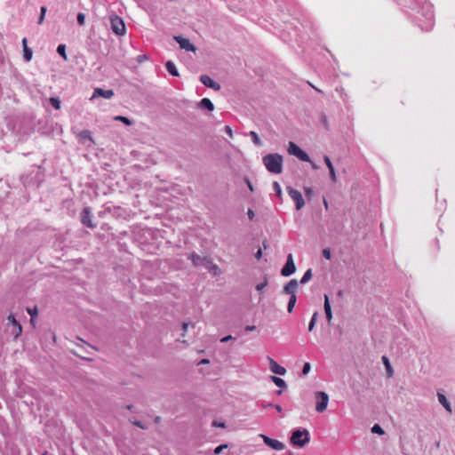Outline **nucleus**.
Masks as SVG:
<instances>
[{"instance_id":"e433bc0d","label":"nucleus","mask_w":455,"mask_h":455,"mask_svg":"<svg viewBox=\"0 0 455 455\" xmlns=\"http://www.w3.org/2000/svg\"><path fill=\"white\" fill-rule=\"evenodd\" d=\"M320 122H321V124H323V126L324 127L325 130H327V131L330 130L328 117H327V116L325 114H323V113L321 114V116H320Z\"/></svg>"},{"instance_id":"20e7f679","label":"nucleus","mask_w":455,"mask_h":455,"mask_svg":"<svg viewBox=\"0 0 455 455\" xmlns=\"http://www.w3.org/2000/svg\"><path fill=\"white\" fill-rule=\"evenodd\" d=\"M290 442L294 447H304L310 442L309 431L301 427L294 428L291 432Z\"/></svg>"},{"instance_id":"4d7b16f0","label":"nucleus","mask_w":455,"mask_h":455,"mask_svg":"<svg viewBox=\"0 0 455 455\" xmlns=\"http://www.w3.org/2000/svg\"><path fill=\"white\" fill-rule=\"evenodd\" d=\"M261 257H262V251H261V249L259 248V249L256 251V253H255V258H256V259L259 260V259H261Z\"/></svg>"},{"instance_id":"aec40b11","label":"nucleus","mask_w":455,"mask_h":455,"mask_svg":"<svg viewBox=\"0 0 455 455\" xmlns=\"http://www.w3.org/2000/svg\"><path fill=\"white\" fill-rule=\"evenodd\" d=\"M323 299H324L323 309H324L325 318H326L328 323L331 324V320H332V310H331V302H330V298L328 295L324 294Z\"/></svg>"},{"instance_id":"6e6552de","label":"nucleus","mask_w":455,"mask_h":455,"mask_svg":"<svg viewBox=\"0 0 455 455\" xmlns=\"http://www.w3.org/2000/svg\"><path fill=\"white\" fill-rule=\"evenodd\" d=\"M315 411L317 412H323L328 406L329 403V395L327 393L323 391H317L315 394Z\"/></svg>"},{"instance_id":"0e129e2a","label":"nucleus","mask_w":455,"mask_h":455,"mask_svg":"<svg viewBox=\"0 0 455 455\" xmlns=\"http://www.w3.org/2000/svg\"><path fill=\"white\" fill-rule=\"evenodd\" d=\"M309 163L311 164V166H312V168H313V169H315H315H317V168H318V166L316 165V164H315V162H313L312 160H311V162H309Z\"/></svg>"},{"instance_id":"de8ad7c7","label":"nucleus","mask_w":455,"mask_h":455,"mask_svg":"<svg viewBox=\"0 0 455 455\" xmlns=\"http://www.w3.org/2000/svg\"><path fill=\"white\" fill-rule=\"evenodd\" d=\"M329 175H330V178H331V181L333 183H336L337 182V176H336L335 168L329 171Z\"/></svg>"},{"instance_id":"0eeeda50","label":"nucleus","mask_w":455,"mask_h":455,"mask_svg":"<svg viewBox=\"0 0 455 455\" xmlns=\"http://www.w3.org/2000/svg\"><path fill=\"white\" fill-rule=\"evenodd\" d=\"M287 151L302 162H311L309 155L293 141L289 142Z\"/></svg>"},{"instance_id":"e2e57ef3","label":"nucleus","mask_w":455,"mask_h":455,"mask_svg":"<svg viewBox=\"0 0 455 455\" xmlns=\"http://www.w3.org/2000/svg\"><path fill=\"white\" fill-rule=\"evenodd\" d=\"M343 295H344L343 291L339 290V291H338V292H337V296H338L339 298H342V297H343Z\"/></svg>"},{"instance_id":"cd10ccee","label":"nucleus","mask_w":455,"mask_h":455,"mask_svg":"<svg viewBox=\"0 0 455 455\" xmlns=\"http://www.w3.org/2000/svg\"><path fill=\"white\" fill-rule=\"evenodd\" d=\"M249 136H250V138H251V141H252L256 146H258V147L262 146V141H261V140H260L259 136L258 135V133H257L256 132H254V131H251V132H249Z\"/></svg>"},{"instance_id":"052dcab7","label":"nucleus","mask_w":455,"mask_h":455,"mask_svg":"<svg viewBox=\"0 0 455 455\" xmlns=\"http://www.w3.org/2000/svg\"><path fill=\"white\" fill-rule=\"evenodd\" d=\"M21 43H22V47H23V49H24V48H26V47H28V39H27L26 37H24V38L22 39Z\"/></svg>"},{"instance_id":"603ef678","label":"nucleus","mask_w":455,"mask_h":455,"mask_svg":"<svg viewBox=\"0 0 455 455\" xmlns=\"http://www.w3.org/2000/svg\"><path fill=\"white\" fill-rule=\"evenodd\" d=\"M304 192H305L306 196H307V197L312 196L314 194V190L312 189V188H308V187L304 188Z\"/></svg>"},{"instance_id":"473e14b6","label":"nucleus","mask_w":455,"mask_h":455,"mask_svg":"<svg viewBox=\"0 0 455 455\" xmlns=\"http://www.w3.org/2000/svg\"><path fill=\"white\" fill-rule=\"evenodd\" d=\"M268 284V278H267V275H264L263 276V281L259 283H258L256 286H255V289L259 291V292H263V290L267 286Z\"/></svg>"},{"instance_id":"ddd939ff","label":"nucleus","mask_w":455,"mask_h":455,"mask_svg":"<svg viewBox=\"0 0 455 455\" xmlns=\"http://www.w3.org/2000/svg\"><path fill=\"white\" fill-rule=\"evenodd\" d=\"M259 437H261L262 440H263V443L267 446L271 448L272 450L282 451V450H283L285 448V445H284L283 443H282V442H280V441H278L276 439H273V438L269 437L268 435L260 434Z\"/></svg>"},{"instance_id":"864d4df0","label":"nucleus","mask_w":455,"mask_h":455,"mask_svg":"<svg viewBox=\"0 0 455 455\" xmlns=\"http://www.w3.org/2000/svg\"><path fill=\"white\" fill-rule=\"evenodd\" d=\"M235 338L233 337L232 335H227L223 338L220 339V342L221 343H227L228 342L229 340H232V339H235Z\"/></svg>"},{"instance_id":"f3484780","label":"nucleus","mask_w":455,"mask_h":455,"mask_svg":"<svg viewBox=\"0 0 455 455\" xmlns=\"http://www.w3.org/2000/svg\"><path fill=\"white\" fill-rule=\"evenodd\" d=\"M269 359V369L270 371L279 376H283L286 373V369L280 365L276 361H275L273 358L268 357Z\"/></svg>"},{"instance_id":"4c0bfd02","label":"nucleus","mask_w":455,"mask_h":455,"mask_svg":"<svg viewBox=\"0 0 455 455\" xmlns=\"http://www.w3.org/2000/svg\"><path fill=\"white\" fill-rule=\"evenodd\" d=\"M273 190L278 197L282 196V188H281L280 184L277 181L273 182Z\"/></svg>"},{"instance_id":"a878e982","label":"nucleus","mask_w":455,"mask_h":455,"mask_svg":"<svg viewBox=\"0 0 455 455\" xmlns=\"http://www.w3.org/2000/svg\"><path fill=\"white\" fill-rule=\"evenodd\" d=\"M269 378L276 387L280 388H285L287 387L285 380L283 379L282 378L275 375H271Z\"/></svg>"},{"instance_id":"6ab92c4d","label":"nucleus","mask_w":455,"mask_h":455,"mask_svg":"<svg viewBox=\"0 0 455 455\" xmlns=\"http://www.w3.org/2000/svg\"><path fill=\"white\" fill-rule=\"evenodd\" d=\"M196 105L202 111L212 112L215 108L214 104L209 98H203Z\"/></svg>"},{"instance_id":"bb28decb","label":"nucleus","mask_w":455,"mask_h":455,"mask_svg":"<svg viewBox=\"0 0 455 455\" xmlns=\"http://www.w3.org/2000/svg\"><path fill=\"white\" fill-rule=\"evenodd\" d=\"M129 421H130L132 425H134V426H136L137 427H139V428H140V429H143V430L148 429V427H149V424H148V422L141 421V420H138V419H135V418H132V419H129Z\"/></svg>"},{"instance_id":"2f4dec72","label":"nucleus","mask_w":455,"mask_h":455,"mask_svg":"<svg viewBox=\"0 0 455 455\" xmlns=\"http://www.w3.org/2000/svg\"><path fill=\"white\" fill-rule=\"evenodd\" d=\"M23 60L26 62H28L32 60L33 57V51L30 47H26L23 49V54H22Z\"/></svg>"},{"instance_id":"37998d69","label":"nucleus","mask_w":455,"mask_h":455,"mask_svg":"<svg viewBox=\"0 0 455 455\" xmlns=\"http://www.w3.org/2000/svg\"><path fill=\"white\" fill-rule=\"evenodd\" d=\"M322 255L325 259H331V248L327 247L323 249Z\"/></svg>"},{"instance_id":"69168bd1","label":"nucleus","mask_w":455,"mask_h":455,"mask_svg":"<svg viewBox=\"0 0 455 455\" xmlns=\"http://www.w3.org/2000/svg\"><path fill=\"white\" fill-rule=\"evenodd\" d=\"M323 205H324V208H325L326 210H328L329 204H328L327 200H326L324 197H323Z\"/></svg>"},{"instance_id":"09e8293b","label":"nucleus","mask_w":455,"mask_h":455,"mask_svg":"<svg viewBox=\"0 0 455 455\" xmlns=\"http://www.w3.org/2000/svg\"><path fill=\"white\" fill-rule=\"evenodd\" d=\"M212 425L213 427H221V428H224L226 427V423L223 422V421H218V420H213Z\"/></svg>"},{"instance_id":"6e6d98bb","label":"nucleus","mask_w":455,"mask_h":455,"mask_svg":"<svg viewBox=\"0 0 455 455\" xmlns=\"http://www.w3.org/2000/svg\"><path fill=\"white\" fill-rule=\"evenodd\" d=\"M225 132H227V134L229 135V137H232L233 136V132H232V129L229 125H226L225 126Z\"/></svg>"},{"instance_id":"680f3d73","label":"nucleus","mask_w":455,"mask_h":455,"mask_svg":"<svg viewBox=\"0 0 455 455\" xmlns=\"http://www.w3.org/2000/svg\"><path fill=\"white\" fill-rule=\"evenodd\" d=\"M188 325H189L188 323H182V330H183V331H187Z\"/></svg>"},{"instance_id":"7ed1b4c3","label":"nucleus","mask_w":455,"mask_h":455,"mask_svg":"<svg viewBox=\"0 0 455 455\" xmlns=\"http://www.w3.org/2000/svg\"><path fill=\"white\" fill-rule=\"evenodd\" d=\"M262 162L270 173L280 174L283 172V158L278 153L267 154L263 156Z\"/></svg>"},{"instance_id":"423d86ee","label":"nucleus","mask_w":455,"mask_h":455,"mask_svg":"<svg viewBox=\"0 0 455 455\" xmlns=\"http://www.w3.org/2000/svg\"><path fill=\"white\" fill-rule=\"evenodd\" d=\"M109 20L112 32L116 36H124L126 32L124 20L115 13L109 16Z\"/></svg>"},{"instance_id":"f03ea898","label":"nucleus","mask_w":455,"mask_h":455,"mask_svg":"<svg viewBox=\"0 0 455 455\" xmlns=\"http://www.w3.org/2000/svg\"><path fill=\"white\" fill-rule=\"evenodd\" d=\"M44 180V172L41 165H31L30 168L23 173L20 180L25 188H38Z\"/></svg>"},{"instance_id":"a19ab883","label":"nucleus","mask_w":455,"mask_h":455,"mask_svg":"<svg viewBox=\"0 0 455 455\" xmlns=\"http://www.w3.org/2000/svg\"><path fill=\"white\" fill-rule=\"evenodd\" d=\"M46 12H47L46 6H44V5L41 6V8H40V16L38 18V23L39 24H41L44 21Z\"/></svg>"},{"instance_id":"39448f33","label":"nucleus","mask_w":455,"mask_h":455,"mask_svg":"<svg viewBox=\"0 0 455 455\" xmlns=\"http://www.w3.org/2000/svg\"><path fill=\"white\" fill-rule=\"evenodd\" d=\"M298 281L296 279L290 280L283 288L282 293L289 295V300L287 304L288 313H291L297 303L296 290L298 288Z\"/></svg>"},{"instance_id":"a18cd8bd","label":"nucleus","mask_w":455,"mask_h":455,"mask_svg":"<svg viewBox=\"0 0 455 455\" xmlns=\"http://www.w3.org/2000/svg\"><path fill=\"white\" fill-rule=\"evenodd\" d=\"M28 313L31 316V323H33L34 321V318L37 316L38 315V311H37V307H35L34 308H28Z\"/></svg>"},{"instance_id":"f257e3e1","label":"nucleus","mask_w":455,"mask_h":455,"mask_svg":"<svg viewBox=\"0 0 455 455\" xmlns=\"http://www.w3.org/2000/svg\"><path fill=\"white\" fill-rule=\"evenodd\" d=\"M409 19L422 31H429L435 25L433 5L427 0H394Z\"/></svg>"},{"instance_id":"393cba45","label":"nucleus","mask_w":455,"mask_h":455,"mask_svg":"<svg viewBox=\"0 0 455 455\" xmlns=\"http://www.w3.org/2000/svg\"><path fill=\"white\" fill-rule=\"evenodd\" d=\"M206 269L213 275H220L222 274L221 269L218 267V265L213 263L212 259L211 260V263H209V265L207 266Z\"/></svg>"},{"instance_id":"1a4fd4ad","label":"nucleus","mask_w":455,"mask_h":455,"mask_svg":"<svg viewBox=\"0 0 455 455\" xmlns=\"http://www.w3.org/2000/svg\"><path fill=\"white\" fill-rule=\"evenodd\" d=\"M286 189L289 196L293 200L295 204V209L297 211L301 210L305 205V201L301 192L291 186H288Z\"/></svg>"},{"instance_id":"338daca9","label":"nucleus","mask_w":455,"mask_h":455,"mask_svg":"<svg viewBox=\"0 0 455 455\" xmlns=\"http://www.w3.org/2000/svg\"><path fill=\"white\" fill-rule=\"evenodd\" d=\"M209 363V360L208 359H202L201 362L199 363L200 364H205V363Z\"/></svg>"},{"instance_id":"f704fd0d","label":"nucleus","mask_w":455,"mask_h":455,"mask_svg":"<svg viewBox=\"0 0 455 455\" xmlns=\"http://www.w3.org/2000/svg\"><path fill=\"white\" fill-rule=\"evenodd\" d=\"M317 317H318V312L315 311L313 314V315H312V317H311V319L309 321V323H308V331H312L314 330V328L315 326V323H316V321H317Z\"/></svg>"},{"instance_id":"49530a36","label":"nucleus","mask_w":455,"mask_h":455,"mask_svg":"<svg viewBox=\"0 0 455 455\" xmlns=\"http://www.w3.org/2000/svg\"><path fill=\"white\" fill-rule=\"evenodd\" d=\"M323 161L329 171L334 169L333 164L329 156H323Z\"/></svg>"},{"instance_id":"a211bd4d","label":"nucleus","mask_w":455,"mask_h":455,"mask_svg":"<svg viewBox=\"0 0 455 455\" xmlns=\"http://www.w3.org/2000/svg\"><path fill=\"white\" fill-rule=\"evenodd\" d=\"M114 95L115 92L112 89L105 90L99 87L94 89L92 99L101 97L108 100L111 99Z\"/></svg>"},{"instance_id":"9d476101","label":"nucleus","mask_w":455,"mask_h":455,"mask_svg":"<svg viewBox=\"0 0 455 455\" xmlns=\"http://www.w3.org/2000/svg\"><path fill=\"white\" fill-rule=\"evenodd\" d=\"M92 213L90 207H84L80 212V221L83 226L94 228H96V224L92 221Z\"/></svg>"},{"instance_id":"774afa93","label":"nucleus","mask_w":455,"mask_h":455,"mask_svg":"<svg viewBox=\"0 0 455 455\" xmlns=\"http://www.w3.org/2000/svg\"><path fill=\"white\" fill-rule=\"evenodd\" d=\"M101 228L104 229V230H108L109 229V228L108 227L107 224H103Z\"/></svg>"},{"instance_id":"79ce46f5","label":"nucleus","mask_w":455,"mask_h":455,"mask_svg":"<svg viewBox=\"0 0 455 455\" xmlns=\"http://www.w3.org/2000/svg\"><path fill=\"white\" fill-rule=\"evenodd\" d=\"M76 20L80 26H84L85 24V14L84 12H78Z\"/></svg>"},{"instance_id":"c85d7f7f","label":"nucleus","mask_w":455,"mask_h":455,"mask_svg":"<svg viewBox=\"0 0 455 455\" xmlns=\"http://www.w3.org/2000/svg\"><path fill=\"white\" fill-rule=\"evenodd\" d=\"M66 49H67V47H66V44H60L56 49L57 53L60 57H62L64 60H68V55H67Z\"/></svg>"},{"instance_id":"bf43d9fd","label":"nucleus","mask_w":455,"mask_h":455,"mask_svg":"<svg viewBox=\"0 0 455 455\" xmlns=\"http://www.w3.org/2000/svg\"><path fill=\"white\" fill-rule=\"evenodd\" d=\"M278 412H282L283 411V409H282V406L280 404H274L273 406Z\"/></svg>"},{"instance_id":"2eb2a0df","label":"nucleus","mask_w":455,"mask_h":455,"mask_svg":"<svg viewBox=\"0 0 455 455\" xmlns=\"http://www.w3.org/2000/svg\"><path fill=\"white\" fill-rule=\"evenodd\" d=\"M174 40L179 44L180 49L185 50L187 52H195L196 47L190 42L188 38H186L182 36H174Z\"/></svg>"},{"instance_id":"c756f323","label":"nucleus","mask_w":455,"mask_h":455,"mask_svg":"<svg viewBox=\"0 0 455 455\" xmlns=\"http://www.w3.org/2000/svg\"><path fill=\"white\" fill-rule=\"evenodd\" d=\"M312 276H313L312 269L311 268L307 269L305 271L304 275H302V277L299 281V283L300 284L307 283V282H309L311 280Z\"/></svg>"},{"instance_id":"7c9ffc66","label":"nucleus","mask_w":455,"mask_h":455,"mask_svg":"<svg viewBox=\"0 0 455 455\" xmlns=\"http://www.w3.org/2000/svg\"><path fill=\"white\" fill-rule=\"evenodd\" d=\"M49 102H50L51 106L54 109H56V110L60 109V108H61V101H60L59 97H51L49 99Z\"/></svg>"},{"instance_id":"c03bdc74","label":"nucleus","mask_w":455,"mask_h":455,"mask_svg":"<svg viewBox=\"0 0 455 455\" xmlns=\"http://www.w3.org/2000/svg\"><path fill=\"white\" fill-rule=\"evenodd\" d=\"M311 370V364L307 362L304 363L301 373L302 375H307Z\"/></svg>"},{"instance_id":"412c9836","label":"nucleus","mask_w":455,"mask_h":455,"mask_svg":"<svg viewBox=\"0 0 455 455\" xmlns=\"http://www.w3.org/2000/svg\"><path fill=\"white\" fill-rule=\"evenodd\" d=\"M437 398L440 404L449 412H452L451 403L448 401L446 395L442 391H437Z\"/></svg>"},{"instance_id":"8fccbe9b","label":"nucleus","mask_w":455,"mask_h":455,"mask_svg":"<svg viewBox=\"0 0 455 455\" xmlns=\"http://www.w3.org/2000/svg\"><path fill=\"white\" fill-rule=\"evenodd\" d=\"M147 60H148V56L146 54H140V55L137 56V59H136L138 63H142Z\"/></svg>"},{"instance_id":"c9c22d12","label":"nucleus","mask_w":455,"mask_h":455,"mask_svg":"<svg viewBox=\"0 0 455 455\" xmlns=\"http://www.w3.org/2000/svg\"><path fill=\"white\" fill-rule=\"evenodd\" d=\"M371 432L373 434L379 435H382L385 434V430L383 429V427L379 424H374L371 427Z\"/></svg>"},{"instance_id":"ea45409f","label":"nucleus","mask_w":455,"mask_h":455,"mask_svg":"<svg viewBox=\"0 0 455 455\" xmlns=\"http://www.w3.org/2000/svg\"><path fill=\"white\" fill-rule=\"evenodd\" d=\"M228 447V443H222L219 446H217L214 450H213V454L214 455H219L222 452V451L224 449H227Z\"/></svg>"},{"instance_id":"4468645a","label":"nucleus","mask_w":455,"mask_h":455,"mask_svg":"<svg viewBox=\"0 0 455 455\" xmlns=\"http://www.w3.org/2000/svg\"><path fill=\"white\" fill-rule=\"evenodd\" d=\"M188 259H190L192 260V264L195 267H203L205 269H206L207 266L209 265V263H211V260H212L211 258L202 257V256L198 255L197 253H196L195 251L189 255Z\"/></svg>"},{"instance_id":"13d9d810","label":"nucleus","mask_w":455,"mask_h":455,"mask_svg":"<svg viewBox=\"0 0 455 455\" xmlns=\"http://www.w3.org/2000/svg\"><path fill=\"white\" fill-rule=\"evenodd\" d=\"M256 330V326L255 325H246L245 328H244V331H252Z\"/></svg>"},{"instance_id":"58836bf2","label":"nucleus","mask_w":455,"mask_h":455,"mask_svg":"<svg viewBox=\"0 0 455 455\" xmlns=\"http://www.w3.org/2000/svg\"><path fill=\"white\" fill-rule=\"evenodd\" d=\"M243 180L246 184L248 189L251 192H254L255 191L254 186H253L252 182L251 181V180H250V178L248 176H244Z\"/></svg>"},{"instance_id":"5701e85b","label":"nucleus","mask_w":455,"mask_h":455,"mask_svg":"<svg viewBox=\"0 0 455 455\" xmlns=\"http://www.w3.org/2000/svg\"><path fill=\"white\" fill-rule=\"evenodd\" d=\"M164 67H165L166 70L168 71V73L171 76H175V77H179L180 76L179 70H178V68H177V67H176V65L174 64L173 61L167 60L164 63Z\"/></svg>"},{"instance_id":"5fc2aeb1","label":"nucleus","mask_w":455,"mask_h":455,"mask_svg":"<svg viewBox=\"0 0 455 455\" xmlns=\"http://www.w3.org/2000/svg\"><path fill=\"white\" fill-rule=\"evenodd\" d=\"M247 215L250 220H252L255 217L254 211L252 209H248Z\"/></svg>"},{"instance_id":"f8f14e48","label":"nucleus","mask_w":455,"mask_h":455,"mask_svg":"<svg viewBox=\"0 0 455 455\" xmlns=\"http://www.w3.org/2000/svg\"><path fill=\"white\" fill-rule=\"evenodd\" d=\"M296 271V266L293 261V257L291 253L287 255V259L283 267L281 268V275L283 276L288 277L293 275Z\"/></svg>"},{"instance_id":"b1692460","label":"nucleus","mask_w":455,"mask_h":455,"mask_svg":"<svg viewBox=\"0 0 455 455\" xmlns=\"http://www.w3.org/2000/svg\"><path fill=\"white\" fill-rule=\"evenodd\" d=\"M381 361L385 366L387 378H391L394 375V369L391 365L388 357L387 355H382Z\"/></svg>"},{"instance_id":"72a5a7b5","label":"nucleus","mask_w":455,"mask_h":455,"mask_svg":"<svg viewBox=\"0 0 455 455\" xmlns=\"http://www.w3.org/2000/svg\"><path fill=\"white\" fill-rule=\"evenodd\" d=\"M115 120L119 121L127 126H130L133 124V121L132 119L124 116H116L115 117Z\"/></svg>"},{"instance_id":"9b49d317","label":"nucleus","mask_w":455,"mask_h":455,"mask_svg":"<svg viewBox=\"0 0 455 455\" xmlns=\"http://www.w3.org/2000/svg\"><path fill=\"white\" fill-rule=\"evenodd\" d=\"M8 324L12 325L11 334L17 339L22 333V326L13 314L7 316Z\"/></svg>"},{"instance_id":"dca6fc26","label":"nucleus","mask_w":455,"mask_h":455,"mask_svg":"<svg viewBox=\"0 0 455 455\" xmlns=\"http://www.w3.org/2000/svg\"><path fill=\"white\" fill-rule=\"evenodd\" d=\"M200 82L208 88H211L214 91H220L221 86L219 83L215 82L210 76L208 75H201L199 77Z\"/></svg>"},{"instance_id":"3c124183","label":"nucleus","mask_w":455,"mask_h":455,"mask_svg":"<svg viewBox=\"0 0 455 455\" xmlns=\"http://www.w3.org/2000/svg\"><path fill=\"white\" fill-rule=\"evenodd\" d=\"M258 404L262 407L263 409H266V408H270V407H273L274 406V403H264V402H258Z\"/></svg>"},{"instance_id":"4be33fe9","label":"nucleus","mask_w":455,"mask_h":455,"mask_svg":"<svg viewBox=\"0 0 455 455\" xmlns=\"http://www.w3.org/2000/svg\"><path fill=\"white\" fill-rule=\"evenodd\" d=\"M76 137L81 143H85L86 140H90L91 142L94 143L93 139L92 137V133L87 129H84L78 132L76 134Z\"/></svg>"}]
</instances>
